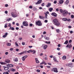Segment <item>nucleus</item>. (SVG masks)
I'll return each instance as SVG.
<instances>
[{
	"label": "nucleus",
	"instance_id": "obj_1",
	"mask_svg": "<svg viewBox=\"0 0 74 74\" xmlns=\"http://www.w3.org/2000/svg\"><path fill=\"white\" fill-rule=\"evenodd\" d=\"M53 21L55 25H56V26H60V23L58 21V19H54L53 20Z\"/></svg>",
	"mask_w": 74,
	"mask_h": 74
},
{
	"label": "nucleus",
	"instance_id": "obj_2",
	"mask_svg": "<svg viewBox=\"0 0 74 74\" xmlns=\"http://www.w3.org/2000/svg\"><path fill=\"white\" fill-rule=\"evenodd\" d=\"M36 25H38V26H42V23L40 21H36Z\"/></svg>",
	"mask_w": 74,
	"mask_h": 74
},
{
	"label": "nucleus",
	"instance_id": "obj_3",
	"mask_svg": "<svg viewBox=\"0 0 74 74\" xmlns=\"http://www.w3.org/2000/svg\"><path fill=\"white\" fill-rule=\"evenodd\" d=\"M68 14V12L67 10H63V12H62V15L63 16H66L67 14Z\"/></svg>",
	"mask_w": 74,
	"mask_h": 74
},
{
	"label": "nucleus",
	"instance_id": "obj_4",
	"mask_svg": "<svg viewBox=\"0 0 74 74\" xmlns=\"http://www.w3.org/2000/svg\"><path fill=\"white\" fill-rule=\"evenodd\" d=\"M51 71H53L55 73H58V69L56 68H53L51 70Z\"/></svg>",
	"mask_w": 74,
	"mask_h": 74
},
{
	"label": "nucleus",
	"instance_id": "obj_5",
	"mask_svg": "<svg viewBox=\"0 0 74 74\" xmlns=\"http://www.w3.org/2000/svg\"><path fill=\"white\" fill-rule=\"evenodd\" d=\"M41 47L43 48L44 49H46L47 48V47H48V45L45 44H43L41 46Z\"/></svg>",
	"mask_w": 74,
	"mask_h": 74
},
{
	"label": "nucleus",
	"instance_id": "obj_6",
	"mask_svg": "<svg viewBox=\"0 0 74 74\" xmlns=\"http://www.w3.org/2000/svg\"><path fill=\"white\" fill-rule=\"evenodd\" d=\"M23 25L24 26H28V23L26 21H23Z\"/></svg>",
	"mask_w": 74,
	"mask_h": 74
},
{
	"label": "nucleus",
	"instance_id": "obj_7",
	"mask_svg": "<svg viewBox=\"0 0 74 74\" xmlns=\"http://www.w3.org/2000/svg\"><path fill=\"white\" fill-rule=\"evenodd\" d=\"M73 65V63L71 62L67 64H66V66H68V67H71V66Z\"/></svg>",
	"mask_w": 74,
	"mask_h": 74
},
{
	"label": "nucleus",
	"instance_id": "obj_8",
	"mask_svg": "<svg viewBox=\"0 0 74 74\" xmlns=\"http://www.w3.org/2000/svg\"><path fill=\"white\" fill-rule=\"evenodd\" d=\"M7 66L8 67H14V65L12 64H8Z\"/></svg>",
	"mask_w": 74,
	"mask_h": 74
},
{
	"label": "nucleus",
	"instance_id": "obj_9",
	"mask_svg": "<svg viewBox=\"0 0 74 74\" xmlns=\"http://www.w3.org/2000/svg\"><path fill=\"white\" fill-rule=\"evenodd\" d=\"M42 2V0H39L37 2H36V5H37V4H40Z\"/></svg>",
	"mask_w": 74,
	"mask_h": 74
},
{
	"label": "nucleus",
	"instance_id": "obj_10",
	"mask_svg": "<svg viewBox=\"0 0 74 74\" xmlns=\"http://www.w3.org/2000/svg\"><path fill=\"white\" fill-rule=\"evenodd\" d=\"M51 15L55 17H56V16H57V14H56V13L55 12L52 13L51 14Z\"/></svg>",
	"mask_w": 74,
	"mask_h": 74
},
{
	"label": "nucleus",
	"instance_id": "obj_11",
	"mask_svg": "<svg viewBox=\"0 0 74 74\" xmlns=\"http://www.w3.org/2000/svg\"><path fill=\"white\" fill-rule=\"evenodd\" d=\"M11 62L10 60L9 59H7L5 61V63H10V62Z\"/></svg>",
	"mask_w": 74,
	"mask_h": 74
},
{
	"label": "nucleus",
	"instance_id": "obj_12",
	"mask_svg": "<svg viewBox=\"0 0 74 74\" xmlns=\"http://www.w3.org/2000/svg\"><path fill=\"white\" fill-rule=\"evenodd\" d=\"M8 34V32H6L5 35L3 36V38H5V37H7Z\"/></svg>",
	"mask_w": 74,
	"mask_h": 74
},
{
	"label": "nucleus",
	"instance_id": "obj_13",
	"mask_svg": "<svg viewBox=\"0 0 74 74\" xmlns=\"http://www.w3.org/2000/svg\"><path fill=\"white\" fill-rule=\"evenodd\" d=\"M3 67L4 68V70H7L9 69V68L8 66L6 67L5 66H3Z\"/></svg>",
	"mask_w": 74,
	"mask_h": 74
},
{
	"label": "nucleus",
	"instance_id": "obj_14",
	"mask_svg": "<svg viewBox=\"0 0 74 74\" xmlns=\"http://www.w3.org/2000/svg\"><path fill=\"white\" fill-rule=\"evenodd\" d=\"M51 5V3H48L47 5H46V6L47 7H49Z\"/></svg>",
	"mask_w": 74,
	"mask_h": 74
},
{
	"label": "nucleus",
	"instance_id": "obj_15",
	"mask_svg": "<svg viewBox=\"0 0 74 74\" xmlns=\"http://www.w3.org/2000/svg\"><path fill=\"white\" fill-rule=\"evenodd\" d=\"M44 38L45 39L47 40H50L49 38L46 37V36H44Z\"/></svg>",
	"mask_w": 74,
	"mask_h": 74
},
{
	"label": "nucleus",
	"instance_id": "obj_16",
	"mask_svg": "<svg viewBox=\"0 0 74 74\" xmlns=\"http://www.w3.org/2000/svg\"><path fill=\"white\" fill-rule=\"evenodd\" d=\"M72 46L71 45H69V44H68L66 46V47H67L68 48H71V47Z\"/></svg>",
	"mask_w": 74,
	"mask_h": 74
},
{
	"label": "nucleus",
	"instance_id": "obj_17",
	"mask_svg": "<svg viewBox=\"0 0 74 74\" xmlns=\"http://www.w3.org/2000/svg\"><path fill=\"white\" fill-rule=\"evenodd\" d=\"M63 2H64V1L63 0H60L59 1V3L60 4H62V3H63Z\"/></svg>",
	"mask_w": 74,
	"mask_h": 74
},
{
	"label": "nucleus",
	"instance_id": "obj_18",
	"mask_svg": "<svg viewBox=\"0 0 74 74\" xmlns=\"http://www.w3.org/2000/svg\"><path fill=\"white\" fill-rule=\"evenodd\" d=\"M39 18L40 19H44V18H45V17L43 16H39Z\"/></svg>",
	"mask_w": 74,
	"mask_h": 74
},
{
	"label": "nucleus",
	"instance_id": "obj_19",
	"mask_svg": "<svg viewBox=\"0 0 74 74\" xmlns=\"http://www.w3.org/2000/svg\"><path fill=\"white\" fill-rule=\"evenodd\" d=\"M35 59H36V63H40V62H39V61L38 60V59L36 58Z\"/></svg>",
	"mask_w": 74,
	"mask_h": 74
},
{
	"label": "nucleus",
	"instance_id": "obj_20",
	"mask_svg": "<svg viewBox=\"0 0 74 74\" xmlns=\"http://www.w3.org/2000/svg\"><path fill=\"white\" fill-rule=\"evenodd\" d=\"M62 59L63 60H65L66 59V56H63L62 57Z\"/></svg>",
	"mask_w": 74,
	"mask_h": 74
},
{
	"label": "nucleus",
	"instance_id": "obj_21",
	"mask_svg": "<svg viewBox=\"0 0 74 74\" xmlns=\"http://www.w3.org/2000/svg\"><path fill=\"white\" fill-rule=\"evenodd\" d=\"M11 15H12V16L13 17H14V18H15V17H16V16H15V15H14V13H11Z\"/></svg>",
	"mask_w": 74,
	"mask_h": 74
},
{
	"label": "nucleus",
	"instance_id": "obj_22",
	"mask_svg": "<svg viewBox=\"0 0 74 74\" xmlns=\"http://www.w3.org/2000/svg\"><path fill=\"white\" fill-rule=\"evenodd\" d=\"M7 46H10L11 45V44L10 43H7L6 44Z\"/></svg>",
	"mask_w": 74,
	"mask_h": 74
},
{
	"label": "nucleus",
	"instance_id": "obj_23",
	"mask_svg": "<svg viewBox=\"0 0 74 74\" xmlns=\"http://www.w3.org/2000/svg\"><path fill=\"white\" fill-rule=\"evenodd\" d=\"M56 31L57 33H60V29H56Z\"/></svg>",
	"mask_w": 74,
	"mask_h": 74
},
{
	"label": "nucleus",
	"instance_id": "obj_24",
	"mask_svg": "<svg viewBox=\"0 0 74 74\" xmlns=\"http://www.w3.org/2000/svg\"><path fill=\"white\" fill-rule=\"evenodd\" d=\"M62 20L63 21H67V18H63Z\"/></svg>",
	"mask_w": 74,
	"mask_h": 74
},
{
	"label": "nucleus",
	"instance_id": "obj_25",
	"mask_svg": "<svg viewBox=\"0 0 74 74\" xmlns=\"http://www.w3.org/2000/svg\"><path fill=\"white\" fill-rule=\"evenodd\" d=\"M53 59L54 61H55V62H57V60L56 59L55 56H53Z\"/></svg>",
	"mask_w": 74,
	"mask_h": 74
},
{
	"label": "nucleus",
	"instance_id": "obj_26",
	"mask_svg": "<svg viewBox=\"0 0 74 74\" xmlns=\"http://www.w3.org/2000/svg\"><path fill=\"white\" fill-rule=\"evenodd\" d=\"M18 58H16L15 59H14L13 60L14 62H18Z\"/></svg>",
	"mask_w": 74,
	"mask_h": 74
},
{
	"label": "nucleus",
	"instance_id": "obj_27",
	"mask_svg": "<svg viewBox=\"0 0 74 74\" xmlns=\"http://www.w3.org/2000/svg\"><path fill=\"white\" fill-rule=\"evenodd\" d=\"M45 63V61H43L40 64L41 65L42 64H44Z\"/></svg>",
	"mask_w": 74,
	"mask_h": 74
},
{
	"label": "nucleus",
	"instance_id": "obj_28",
	"mask_svg": "<svg viewBox=\"0 0 74 74\" xmlns=\"http://www.w3.org/2000/svg\"><path fill=\"white\" fill-rule=\"evenodd\" d=\"M69 0H67L65 3V4H66V5H67V4H69Z\"/></svg>",
	"mask_w": 74,
	"mask_h": 74
},
{
	"label": "nucleus",
	"instance_id": "obj_29",
	"mask_svg": "<svg viewBox=\"0 0 74 74\" xmlns=\"http://www.w3.org/2000/svg\"><path fill=\"white\" fill-rule=\"evenodd\" d=\"M53 9L52 8H49V10L50 12H52V11L53 10Z\"/></svg>",
	"mask_w": 74,
	"mask_h": 74
},
{
	"label": "nucleus",
	"instance_id": "obj_30",
	"mask_svg": "<svg viewBox=\"0 0 74 74\" xmlns=\"http://www.w3.org/2000/svg\"><path fill=\"white\" fill-rule=\"evenodd\" d=\"M11 71H13V72H14V71H16V69H11Z\"/></svg>",
	"mask_w": 74,
	"mask_h": 74
},
{
	"label": "nucleus",
	"instance_id": "obj_31",
	"mask_svg": "<svg viewBox=\"0 0 74 74\" xmlns=\"http://www.w3.org/2000/svg\"><path fill=\"white\" fill-rule=\"evenodd\" d=\"M32 52H33V54H35L36 53V51L34 50H33L32 51Z\"/></svg>",
	"mask_w": 74,
	"mask_h": 74
},
{
	"label": "nucleus",
	"instance_id": "obj_32",
	"mask_svg": "<svg viewBox=\"0 0 74 74\" xmlns=\"http://www.w3.org/2000/svg\"><path fill=\"white\" fill-rule=\"evenodd\" d=\"M68 44V40L66 41L64 43V44Z\"/></svg>",
	"mask_w": 74,
	"mask_h": 74
},
{
	"label": "nucleus",
	"instance_id": "obj_33",
	"mask_svg": "<svg viewBox=\"0 0 74 74\" xmlns=\"http://www.w3.org/2000/svg\"><path fill=\"white\" fill-rule=\"evenodd\" d=\"M1 64H2V65H3V64L4 65V64H5V63L1 62Z\"/></svg>",
	"mask_w": 74,
	"mask_h": 74
},
{
	"label": "nucleus",
	"instance_id": "obj_34",
	"mask_svg": "<svg viewBox=\"0 0 74 74\" xmlns=\"http://www.w3.org/2000/svg\"><path fill=\"white\" fill-rule=\"evenodd\" d=\"M48 42L46 41L45 42L46 43V44H50L51 43V42L49 41H48Z\"/></svg>",
	"mask_w": 74,
	"mask_h": 74
},
{
	"label": "nucleus",
	"instance_id": "obj_35",
	"mask_svg": "<svg viewBox=\"0 0 74 74\" xmlns=\"http://www.w3.org/2000/svg\"><path fill=\"white\" fill-rule=\"evenodd\" d=\"M45 18L46 19H47V17L48 16V15H47V14H45Z\"/></svg>",
	"mask_w": 74,
	"mask_h": 74
},
{
	"label": "nucleus",
	"instance_id": "obj_36",
	"mask_svg": "<svg viewBox=\"0 0 74 74\" xmlns=\"http://www.w3.org/2000/svg\"><path fill=\"white\" fill-rule=\"evenodd\" d=\"M32 52V50H30L27 51V52L28 53H30V52Z\"/></svg>",
	"mask_w": 74,
	"mask_h": 74
},
{
	"label": "nucleus",
	"instance_id": "obj_37",
	"mask_svg": "<svg viewBox=\"0 0 74 74\" xmlns=\"http://www.w3.org/2000/svg\"><path fill=\"white\" fill-rule=\"evenodd\" d=\"M25 59L27 57V55H25V56H23V57Z\"/></svg>",
	"mask_w": 74,
	"mask_h": 74
},
{
	"label": "nucleus",
	"instance_id": "obj_38",
	"mask_svg": "<svg viewBox=\"0 0 74 74\" xmlns=\"http://www.w3.org/2000/svg\"><path fill=\"white\" fill-rule=\"evenodd\" d=\"M33 9L34 11H35V10H37V8H35L34 7H33Z\"/></svg>",
	"mask_w": 74,
	"mask_h": 74
},
{
	"label": "nucleus",
	"instance_id": "obj_39",
	"mask_svg": "<svg viewBox=\"0 0 74 74\" xmlns=\"http://www.w3.org/2000/svg\"><path fill=\"white\" fill-rule=\"evenodd\" d=\"M67 21H68V22H70V21H71V19L70 18L67 19Z\"/></svg>",
	"mask_w": 74,
	"mask_h": 74
},
{
	"label": "nucleus",
	"instance_id": "obj_40",
	"mask_svg": "<svg viewBox=\"0 0 74 74\" xmlns=\"http://www.w3.org/2000/svg\"><path fill=\"white\" fill-rule=\"evenodd\" d=\"M11 20H12V19L11 18H9L7 20V21H11Z\"/></svg>",
	"mask_w": 74,
	"mask_h": 74
},
{
	"label": "nucleus",
	"instance_id": "obj_41",
	"mask_svg": "<svg viewBox=\"0 0 74 74\" xmlns=\"http://www.w3.org/2000/svg\"><path fill=\"white\" fill-rule=\"evenodd\" d=\"M60 11L61 12V13L63 12V10H62V9H60Z\"/></svg>",
	"mask_w": 74,
	"mask_h": 74
},
{
	"label": "nucleus",
	"instance_id": "obj_42",
	"mask_svg": "<svg viewBox=\"0 0 74 74\" xmlns=\"http://www.w3.org/2000/svg\"><path fill=\"white\" fill-rule=\"evenodd\" d=\"M15 44L16 45L17 47H18V46H19V45L18 44V43H17L16 42H15Z\"/></svg>",
	"mask_w": 74,
	"mask_h": 74
},
{
	"label": "nucleus",
	"instance_id": "obj_43",
	"mask_svg": "<svg viewBox=\"0 0 74 74\" xmlns=\"http://www.w3.org/2000/svg\"><path fill=\"white\" fill-rule=\"evenodd\" d=\"M11 29L12 30H15V28H14V27H12L11 28Z\"/></svg>",
	"mask_w": 74,
	"mask_h": 74
},
{
	"label": "nucleus",
	"instance_id": "obj_44",
	"mask_svg": "<svg viewBox=\"0 0 74 74\" xmlns=\"http://www.w3.org/2000/svg\"><path fill=\"white\" fill-rule=\"evenodd\" d=\"M45 4V3H42V4H41V5L42 6H44V5Z\"/></svg>",
	"mask_w": 74,
	"mask_h": 74
},
{
	"label": "nucleus",
	"instance_id": "obj_45",
	"mask_svg": "<svg viewBox=\"0 0 74 74\" xmlns=\"http://www.w3.org/2000/svg\"><path fill=\"white\" fill-rule=\"evenodd\" d=\"M27 52V51H23L22 52L23 53V54L24 53H26Z\"/></svg>",
	"mask_w": 74,
	"mask_h": 74
},
{
	"label": "nucleus",
	"instance_id": "obj_46",
	"mask_svg": "<svg viewBox=\"0 0 74 74\" xmlns=\"http://www.w3.org/2000/svg\"><path fill=\"white\" fill-rule=\"evenodd\" d=\"M22 45H25V42H22Z\"/></svg>",
	"mask_w": 74,
	"mask_h": 74
},
{
	"label": "nucleus",
	"instance_id": "obj_47",
	"mask_svg": "<svg viewBox=\"0 0 74 74\" xmlns=\"http://www.w3.org/2000/svg\"><path fill=\"white\" fill-rule=\"evenodd\" d=\"M29 26H30L31 27H32V26H33V24L32 23H30L29 24Z\"/></svg>",
	"mask_w": 74,
	"mask_h": 74
},
{
	"label": "nucleus",
	"instance_id": "obj_48",
	"mask_svg": "<svg viewBox=\"0 0 74 74\" xmlns=\"http://www.w3.org/2000/svg\"><path fill=\"white\" fill-rule=\"evenodd\" d=\"M29 8L31 9H32V8H33V7L32 6H30Z\"/></svg>",
	"mask_w": 74,
	"mask_h": 74
},
{
	"label": "nucleus",
	"instance_id": "obj_49",
	"mask_svg": "<svg viewBox=\"0 0 74 74\" xmlns=\"http://www.w3.org/2000/svg\"><path fill=\"white\" fill-rule=\"evenodd\" d=\"M13 49H14L13 48H11L10 49V51H13Z\"/></svg>",
	"mask_w": 74,
	"mask_h": 74
},
{
	"label": "nucleus",
	"instance_id": "obj_50",
	"mask_svg": "<svg viewBox=\"0 0 74 74\" xmlns=\"http://www.w3.org/2000/svg\"><path fill=\"white\" fill-rule=\"evenodd\" d=\"M57 3V1H54V4H56Z\"/></svg>",
	"mask_w": 74,
	"mask_h": 74
},
{
	"label": "nucleus",
	"instance_id": "obj_51",
	"mask_svg": "<svg viewBox=\"0 0 74 74\" xmlns=\"http://www.w3.org/2000/svg\"><path fill=\"white\" fill-rule=\"evenodd\" d=\"M36 71H37V72H38V73H40V71L39 70L37 69L36 70Z\"/></svg>",
	"mask_w": 74,
	"mask_h": 74
},
{
	"label": "nucleus",
	"instance_id": "obj_52",
	"mask_svg": "<svg viewBox=\"0 0 74 74\" xmlns=\"http://www.w3.org/2000/svg\"><path fill=\"white\" fill-rule=\"evenodd\" d=\"M18 54L19 55H23V53H22V52L20 53H19Z\"/></svg>",
	"mask_w": 74,
	"mask_h": 74
},
{
	"label": "nucleus",
	"instance_id": "obj_53",
	"mask_svg": "<svg viewBox=\"0 0 74 74\" xmlns=\"http://www.w3.org/2000/svg\"><path fill=\"white\" fill-rule=\"evenodd\" d=\"M8 54V52H6L5 53V55H7Z\"/></svg>",
	"mask_w": 74,
	"mask_h": 74
},
{
	"label": "nucleus",
	"instance_id": "obj_54",
	"mask_svg": "<svg viewBox=\"0 0 74 74\" xmlns=\"http://www.w3.org/2000/svg\"><path fill=\"white\" fill-rule=\"evenodd\" d=\"M5 14H8V11H6L5 12Z\"/></svg>",
	"mask_w": 74,
	"mask_h": 74
},
{
	"label": "nucleus",
	"instance_id": "obj_55",
	"mask_svg": "<svg viewBox=\"0 0 74 74\" xmlns=\"http://www.w3.org/2000/svg\"><path fill=\"white\" fill-rule=\"evenodd\" d=\"M71 42H72V40H70L69 41V43H71Z\"/></svg>",
	"mask_w": 74,
	"mask_h": 74
},
{
	"label": "nucleus",
	"instance_id": "obj_56",
	"mask_svg": "<svg viewBox=\"0 0 74 74\" xmlns=\"http://www.w3.org/2000/svg\"><path fill=\"white\" fill-rule=\"evenodd\" d=\"M74 15H71V18H74Z\"/></svg>",
	"mask_w": 74,
	"mask_h": 74
},
{
	"label": "nucleus",
	"instance_id": "obj_57",
	"mask_svg": "<svg viewBox=\"0 0 74 74\" xmlns=\"http://www.w3.org/2000/svg\"><path fill=\"white\" fill-rule=\"evenodd\" d=\"M22 60L23 61H25V59L23 58V57H22Z\"/></svg>",
	"mask_w": 74,
	"mask_h": 74
},
{
	"label": "nucleus",
	"instance_id": "obj_58",
	"mask_svg": "<svg viewBox=\"0 0 74 74\" xmlns=\"http://www.w3.org/2000/svg\"><path fill=\"white\" fill-rule=\"evenodd\" d=\"M49 57L50 58H53V56L51 55Z\"/></svg>",
	"mask_w": 74,
	"mask_h": 74
},
{
	"label": "nucleus",
	"instance_id": "obj_59",
	"mask_svg": "<svg viewBox=\"0 0 74 74\" xmlns=\"http://www.w3.org/2000/svg\"><path fill=\"white\" fill-rule=\"evenodd\" d=\"M47 33V32H43V34H45Z\"/></svg>",
	"mask_w": 74,
	"mask_h": 74
},
{
	"label": "nucleus",
	"instance_id": "obj_60",
	"mask_svg": "<svg viewBox=\"0 0 74 74\" xmlns=\"http://www.w3.org/2000/svg\"><path fill=\"white\" fill-rule=\"evenodd\" d=\"M16 26H19V23H16Z\"/></svg>",
	"mask_w": 74,
	"mask_h": 74
},
{
	"label": "nucleus",
	"instance_id": "obj_61",
	"mask_svg": "<svg viewBox=\"0 0 74 74\" xmlns=\"http://www.w3.org/2000/svg\"><path fill=\"white\" fill-rule=\"evenodd\" d=\"M45 23H47L48 22V20H45Z\"/></svg>",
	"mask_w": 74,
	"mask_h": 74
},
{
	"label": "nucleus",
	"instance_id": "obj_62",
	"mask_svg": "<svg viewBox=\"0 0 74 74\" xmlns=\"http://www.w3.org/2000/svg\"><path fill=\"white\" fill-rule=\"evenodd\" d=\"M29 16V14H26V16L27 17V16Z\"/></svg>",
	"mask_w": 74,
	"mask_h": 74
},
{
	"label": "nucleus",
	"instance_id": "obj_63",
	"mask_svg": "<svg viewBox=\"0 0 74 74\" xmlns=\"http://www.w3.org/2000/svg\"><path fill=\"white\" fill-rule=\"evenodd\" d=\"M16 29L17 30H19V27H16Z\"/></svg>",
	"mask_w": 74,
	"mask_h": 74
},
{
	"label": "nucleus",
	"instance_id": "obj_64",
	"mask_svg": "<svg viewBox=\"0 0 74 74\" xmlns=\"http://www.w3.org/2000/svg\"><path fill=\"white\" fill-rule=\"evenodd\" d=\"M8 6V4H6L5 5V7H7Z\"/></svg>",
	"mask_w": 74,
	"mask_h": 74
}]
</instances>
